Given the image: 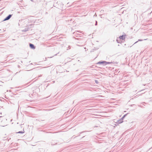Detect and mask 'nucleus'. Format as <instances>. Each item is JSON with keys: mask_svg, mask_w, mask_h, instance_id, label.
Listing matches in <instances>:
<instances>
[{"mask_svg": "<svg viewBox=\"0 0 152 152\" xmlns=\"http://www.w3.org/2000/svg\"><path fill=\"white\" fill-rule=\"evenodd\" d=\"M12 15L10 14L8 16H7L6 18H5L3 20V21H6L10 19L12 17Z\"/></svg>", "mask_w": 152, "mask_h": 152, "instance_id": "1", "label": "nucleus"}, {"mask_svg": "<svg viewBox=\"0 0 152 152\" xmlns=\"http://www.w3.org/2000/svg\"><path fill=\"white\" fill-rule=\"evenodd\" d=\"M126 36V34L122 35L121 36H119V38L120 39L124 40Z\"/></svg>", "mask_w": 152, "mask_h": 152, "instance_id": "2", "label": "nucleus"}, {"mask_svg": "<svg viewBox=\"0 0 152 152\" xmlns=\"http://www.w3.org/2000/svg\"><path fill=\"white\" fill-rule=\"evenodd\" d=\"M106 63V61H100L98 62L97 64H102L104 65H106V64L105 63Z\"/></svg>", "mask_w": 152, "mask_h": 152, "instance_id": "3", "label": "nucleus"}, {"mask_svg": "<svg viewBox=\"0 0 152 152\" xmlns=\"http://www.w3.org/2000/svg\"><path fill=\"white\" fill-rule=\"evenodd\" d=\"M29 46L32 49H35V47L34 46V45L31 43H29Z\"/></svg>", "mask_w": 152, "mask_h": 152, "instance_id": "4", "label": "nucleus"}, {"mask_svg": "<svg viewBox=\"0 0 152 152\" xmlns=\"http://www.w3.org/2000/svg\"><path fill=\"white\" fill-rule=\"evenodd\" d=\"M29 28H26L22 30V31L23 32H25L28 30Z\"/></svg>", "mask_w": 152, "mask_h": 152, "instance_id": "5", "label": "nucleus"}, {"mask_svg": "<svg viewBox=\"0 0 152 152\" xmlns=\"http://www.w3.org/2000/svg\"><path fill=\"white\" fill-rule=\"evenodd\" d=\"M118 123L119 124H120L123 122V121H122L121 119L118 121Z\"/></svg>", "mask_w": 152, "mask_h": 152, "instance_id": "6", "label": "nucleus"}, {"mask_svg": "<svg viewBox=\"0 0 152 152\" xmlns=\"http://www.w3.org/2000/svg\"><path fill=\"white\" fill-rule=\"evenodd\" d=\"M24 132V131H21L18 132H17V133H21V134H22V133H23Z\"/></svg>", "mask_w": 152, "mask_h": 152, "instance_id": "7", "label": "nucleus"}, {"mask_svg": "<svg viewBox=\"0 0 152 152\" xmlns=\"http://www.w3.org/2000/svg\"><path fill=\"white\" fill-rule=\"evenodd\" d=\"M106 63V65L107 64H111V62L106 61V63Z\"/></svg>", "mask_w": 152, "mask_h": 152, "instance_id": "8", "label": "nucleus"}, {"mask_svg": "<svg viewBox=\"0 0 152 152\" xmlns=\"http://www.w3.org/2000/svg\"><path fill=\"white\" fill-rule=\"evenodd\" d=\"M128 114V113L124 115L122 117L123 118H124Z\"/></svg>", "mask_w": 152, "mask_h": 152, "instance_id": "9", "label": "nucleus"}, {"mask_svg": "<svg viewBox=\"0 0 152 152\" xmlns=\"http://www.w3.org/2000/svg\"><path fill=\"white\" fill-rule=\"evenodd\" d=\"M97 21H96V23L95 24V25L97 26Z\"/></svg>", "mask_w": 152, "mask_h": 152, "instance_id": "10", "label": "nucleus"}, {"mask_svg": "<svg viewBox=\"0 0 152 152\" xmlns=\"http://www.w3.org/2000/svg\"><path fill=\"white\" fill-rule=\"evenodd\" d=\"M116 41H117V42L118 43H119V42L118 41V39H117V40H116Z\"/></svg>", "mask_w": 152, "mask_h": 152, "instance_id": "11", "label": "nucleus"}, {"mask_svg": "<svg viewBox=\"0 0 152 152\" xmlns=\"http://www.w3.org/2000/svg\"><path fill=\"white\" fill-rule=\"evenodd\" d=\"M79 32V31H75V32L74 33L75 34H77V32Z\"/></svg>", "mask_w": 152, "mask_h": 152, "instance_id": "12", "label": "nucleus"}, {"mask_svg": "<svg viewBox=\"0 0 152 152\" xmlns=\"http://www.w3.org/2000/svg\"><path fill=\"white\" fill-rule=\"evenodd\" d=\"M124 118H123V117H122L121 118V120H122V121H123V120Z\"/></svg>", "mask_w": 152, "mask_h": 152, "instance_id": "13", "label": "nucleus"}, {"mask_svg": "<svg viewBox=\"0 0 152 152\" xmlns=\"http://www.w3.org/2000/svg\"><path fill=\"white\" fill-rule=\"evenodd\" d=\"M142 39H139L138 40V41H142Z\"/></svg>", "mask_w": 152, "mask_h": 152, "instance_id": "14", "label": "nucleus"}, {"mask_svg": "<svg viewBox=\"0 0 152 152\" xmlns=\"http://www.w3.org/2000/svg\"><path fill=\"white\" fill-rule=\"evenodd\" d=\"M80 132V134H81L82 133H83V132Z\"/></svg>", "mask_w": 152, "mask_h": 152, "instance_id": "15", "label": "nucleus"}, {"mask_svg": "<svg viewBox=\"0 0 152 152\" xmlns=\"http://www.w3.org/2000/svg\"><path fill=\"white\" fill-rule=\"evenodd\" d=\"M137 42H138V41H137L136 42L134 43H137Z\"/></svg>", "mask_w": 152, "mask_h": 152, "instance_id": "16", "label": "nucleus"}, {"mask_svg": "<svg viewBox=\"0 0 152 152\" xmlns=\"http://www.w3.org/2000/svg\"><path fill=\"white\" fill-rule=\"evenodd\" d=\"M95 82H96V83H97V80H96V81H95Z\"/></svg>", "mask_w": 152, "mask_h": 152, "instance_id": "17", "label": "nucleus"}, {"mask_svg": "<svg viewBox=\"0 0 152 152\" xmlns=\"http://www.w3.org/2000/svg\"><path fill=\"white\" fill-rule=\"evenodd\" d=\"M31 1H33V0H30Z\"/></svg>", "mask_w": 152, "mask_h": 152, "instance_id": "18", "label": "nucleus"}, {"mask_svg": "<svg viewBox=\"0 0 152 152\" xmlns=\"http://www.w3.org/2000/svg\"><path fill=\"white\" fill-rule=\"evenodd\" d=\"M140 107H142V106H141V105H140Z\"/></svg>", "mask_w": 152, "mask_h": 152, "instance_id": "19", "label": "nucleus"}, {"mask_svg": "<svg viewBox=\"0 0 152 152\" xmlns=\"http://www.w3.org/2000/svg\"><path fill=\"white\" fill-rule=\"evenodd\" d=\"M84 49H86V48H84Z\"/></svg>", "mask_w": 152, "mask_h": 152, "instance_id": "20", "label": "nucleus"}, {"mask_svg": "<svg viewBox=\"0 0 152 152\" xmlns=\"http://www.w3.org/2000/svg\"><path fill=\"white\" fill-rule=\"evenodd\" d=\"M146 39H144V40H146Z\"/></svg>", "mask_w": 152, "mask_h": 152, "instance_id": "21", "label": "nucleus"}]
</instances>
